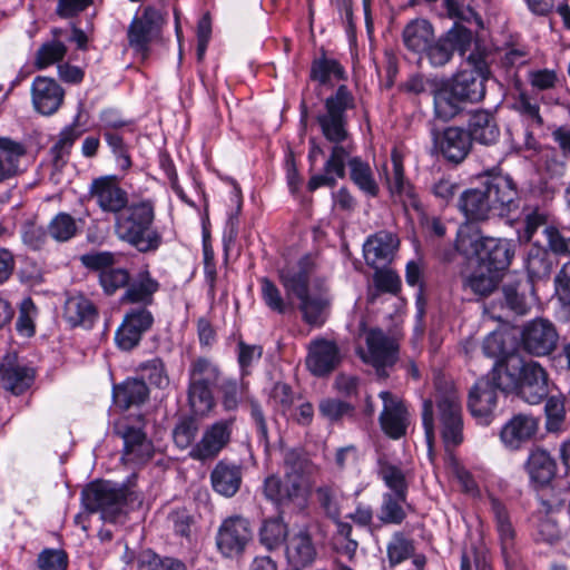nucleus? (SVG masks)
<instances>
[{"label": "nucleus", "mask_w": 570, "mask_h": 570, "mask_svg": "<svg viewBox=\"0 0 570 570\" xmlns=\"http://www.w3.org/2000/svg\"><path fill=\"white\" fill-rule=\"evenodd\" d=\"M415 548L412 540L407 539L402 532L393 534L387 544V559L391 567H395L409 558H414Z\"/></svg>", "instance_id": "nucleus-54"}, {"label": "nucleus", "mask_w": 570, "mask_h": 570, "mask_svg": "<svg viewBox=\"0 0 570 570\" xmlns=\"http://www.w3.org/2000/svg\"><path fill=\"white\" fill-rule=\"evenodd\" d=\"M514 394L532 405L541 403L548 396V374L538 362L528 361Z\"/></svg>", "instance_id": "nucleus-23"}, {"label": "nucleus", "mask_w": 570, "mask_h": 570, "mask_svg": "<svg viewBox=\"0 0 570 570\" xmlns=\"http://www.w3.org/2000/svg\"><path fill=\"white\" fill-rule=\"evenodd\" d=\"M161 14L153 7H146L140 17H135L127 31L128 42L136 51L145 53L158 33Z\"/></svg>", "instance_id": "nucleus-22"}, {"label": "nucleus", "mask_w": 570, "mask_h": 570, "mask_svg": "<svg viewBox=\"0 0 570 570\" xmlns=\"http://www.w3.org/2000/svg\"><path fill=\"white\" fill-rule=\"evenodd\" d=\"M311 487V483H298L285 475L284 479L269 475L264 481L263 491L266 499L275 503L278 509L302 510L306 507Z\"/></svg>", "instance_id": "nucleus-7"}, {"label": "nucleus", "mask_w": 570, "mask_h": 570, "mask_svg": "<svg viewBox=\"0 0 570 570\" xmlns=\"http://www.w3.org/2000/svg\"><path fill=\"white\" fill-rule=\"evenodd\" d=\"M466 132L472 144L493 147L499 144L501 130L495 115L487 109L472 110L466 121Z\"/></svg>", "instance_id": "nucleus-20"}, {"label": "nucleus", "mask_w": 570, "mask_h": 570, "mask_svg": "<svg viewBox=\"0 0 570 570\" xmlns=\"http://www.w3.org/2000/svg\"><path fill=\"white\" fill-rule=\"evenodd\" d=\"M130 274L125 268L110 267L99 272V283L108 295L115 294L119 288H126Z\"/></svg>", "instance_id": "nucleus-60"}, {"label": "nucleus", "mask_w": 570, "mask_h": 570, "mask_svg": "<svg viewBox=\"0 0 570 570\" xmlns=\"http://www.w3.org/2000/svg\"><path fill=\"white\" fill-rule=\"evenodd\" d=\"M26 150L19 142L0 137V181L16 176Z\"/></svg>", "instance_id": "nucleus-46"}, {"label": "nucleus", "mask_w": 570, "mask_h": 570, "mask_svg": "<svg viewBox=\"0 0 570 570\" xmlns=\"http://www.w3.org/2000/svg\"><path fill=\"white\" fill-rule=\"evenodd\" d=\"M514 256V245L502 238L488 237L479 259L481 268L500 274L507 269Z\"/></svg>", "instance_id": "nucleus-31"}, {"label": "nucleus", "mask_w": 570, "mask_h": 570, "mask_svg": "<svg viewBox=\"0 0 570 570\" xmlns=\"http://www.w3.org/2000/svg\"><path fill=\"white\" fill-rule=\"evenodd\" d=\"M484 269L479 266V269L469 275L463 282L465 289H470L480 297H487L492 294L500 282V274Z\"/></svg>", "instance_id": "nucleus-49"}, {"label": "nucleus", "mask_w": 570, "mask_h": 570, "mask_svg": "<svg viewBox=\"0 0 570 570\" xmlns=\"http://www.w3.org/2000/svg\"><path fill=\"white\" fill-rule=\"evenodd\" d=\"M286 534L287 527L279 517L265 520L259 531L261 542L269 550L278 547Z\"/></svg>", "instance_id": "nucleus-57"}, {"label": "nucleus", "mask_w": 570, "mask_h": 570, "mask_svg": "<svg viewBox=\"0 0 570 570\" xmlns=\"http://www.w3.org/2000/svg\"><path fill=\"white\" fill-rule=\"evenodd\" d=\"M391 169L383 167L385 183L394 202H401L404 207L420 208V200L413 185L405 178L402 155L393 149L391 154Z\"/></svg>", "instance_id": "nucleus-17"}, {"label": "nucleus", "mask_w": 570, "mask_h": 570, "mask_svg": "<svg viewBox=\"0 0 570 570\" xmlns=\"http://www.w3.org/2000/svg\"><path fill=\"white\" fill-rule=\"evenodd\" d=\"M494 215L508 216L519 207L518 189L508 175L492 174L482 183Z\"/></svg>", "instance_id": "nucleus-14"}, {"label": "nucleus", "mask_w": 570, "mask_h": 570, "mask_svg": "<svg viewBox=\"0 0 570 570\" xmlns=\"http://www.w3.org/2000/svg\"><path fill=\"white\" fill-rule=\"evenodd\" d=\"M235 417L219 420L209 425L202 439L191 448L189 456L197 461L213 460L230 442Z\"/></svg>", "instance_id": "nucleus-13"}, {"label": "nucleus", "mask_w": 570, "mask_h": 570, "mask_svg": "<svg viewBox=\"0 0 570 570\" xmlns=\"http://www.w3.org/2000/svg\"><path fill=\"white\" fill-rule=\"evenodd\" d=\"M159 288V282L151 276L150 272L147 268L141 269L132 278L129 277L120 302L148 308L154 304L155 294Z\"/></svg>", "instance_id": "nucleus-26"}, {"label": "nucleus", "mask_w": 570, "mask_h": 570, "mask_svg": "<svg viewBox=\"0 0 570 570\" xmlns=\"http://www.w3.org/2000/svg\"><path fill=\"white\" fill-rule=\"evenodd\" d=\"M0 380L6 390L20 395L31 386L35 371L27 365L7 361L0 364Z\"/></svg>", "instance_id": "nucleus-35"}, {"label": "nucleus", "mask_w": 570, "mask_h": 570, "mask_svg": "<svg viewBox=\"0 0 570 570\" xmlns=\"http://www.w3.org/2000/svg\"><path fill=\"white\" fill-rule=\"evenodd\" d=\"M407 494L383 493L377 518L383 524H401L407 513Z\"/></svg>", "instance_id": "nucleus-47"}, {"label": "nucleus", "mask_w": 570, "mask_h": 570, "mask_svg": "<svg viewBox=\"0 0 570 570\" xmlns=\"http://www.w3.org/2000/svg\"><path fill=\"white\" fill-rule=\"evenodd\" d=\"M330 306V298L325 292L317 294H307L299 298V311L303 320L313 326H322L326 318V312Z\"/></svg>", "instance_id": "nucleus-45"}, {"label": "nucleus", "mask_w": 570, "mask_h": 570, "mask_svg": "<svg viewBox=\"0 0 570 570\" xmlns=\"http://www.w3.org/2000/svg\"><path fill=\"white\" fill-rule=\"evenodd\" d=\"M491 511L494 517L497 532L504 558H509L515 544V530L505 505L498 499L490 498Z\"/></svg>", "instance_id": "nucleus-37"}, {"label": "nucleus", "mask_w": 570, "mask_h": 570, "mask_svg": "<svg viewBox=\"0 0 570 570\" xmlns=\"http://www.w3.org/2000/svg\"><path fill=\"white\" fill-rule=\"evenodd\" d=\"M138 495L126 487L111 482L91 483L82 491V503L89 512H100L107 522H116Z\"/></svg>", "instance_id": "nucleus-5"}, {"label": "nucleus", "mask_w": 570, "mask_h": 570, "mask_svg": "<svg viewBox=\"0 0 570 570\" xmlns=\"http://www.w3.org/2000/svg\"><path fill=\"white\" fill-rule=\"evenodd\" d=\"M315 465L307 454L299 450H289L284 456V475L298 483H311Z\"/></svg>", "instance_id": "nucleus-41"}, {"label": "nucleus", "mask_w": 570, "mask_h": 570, "mask_svg": "<svg viewBox=\"0 0 570 570\" xmlns=\"http://www.w3.org/2000/svg\"><path fill=\"white\" fill-rule=\"evenodd\" d=\"M154 324V315L146 307H130L124 315L122 322L115 334L117 346L122 351L135 348L142 335Z\"/></svg>", "instance_id": "nucleus-12"}, {"label": "nucleus", "mask_w": 570, "mask_h": 570, "mask_svg": "<svg viewBox=\"0 0 570 570\" xmlns=\"http://www.w3.org/2000/svg\"><path fill=\"white\" fill-rule=\"evenodd\" d=\"M527 470L530 479L538 484H548L556 474V462L542 449H535L530 453L527 462Z\"/></svg>", "instance_id": "nucleus-42"}, {"label": "nucleus", "mask_w": 570, "mask_h": 570, "mask_svg": "<svg viewBox=\"0 0 570 570\" xmlns=\"http://www.w3.org/2000/svg\"><path fill=\"white\" fill-rule=\"evenodd\" d=\"M351 155L348 147H332L330 157L324 164V173L313 175L307 184L309 191H314L322 186L334 187L336 178L345 177L346 159Z\"/></svg>", "instance_id": "nucleus-29"}, {"label": "nucleus", "mask_w": 570, "mask_h": 570, "mask_svg": "<svg viewBox=\"0 0 570 570\" xmlns=\"http://www.w3.org/2000/svg\"><path fill=\"white\" fill-rule=\"evenodd\" d=\"M35 109L45 116L53 115L63 101V89L52 78L38 76L31 87Z\"/></svg>", "instance_id": "nucleus-27"}, {"label": "nucleus", "mask_w": 570, "mask_h": 570, "mask_svg": "<svg viewBox=\"0 0 570 570\" xmlns=\"http://www.w3.org/2000/svg\"><path fill=\"white\" fill-rule=\"evenodd\" d=\"M528 361L518 353L508 354L494 362L491 371L485 375L503 393H514Z\"/></svg>", "instance_id": "nucleus-21"}, {"label": "nucleus", "mask_w": 570, "mask_h": 570, "mask_svg": "<svg viewBox=\"0 0 570 570\" xmlns=\"http://www.w3.org/2000/svg\"><path fill=\"white\" fill-rule=\"evenodd\" d=\"M543 234L548 248L554 255L568 257L570 254V230H560L554 226H546Z\"/></svg>", "instance_id": "nucleus-63"}, {"label": "nucleus", "mask_w": 570, "mask_h": 570, "mask_svg": "<svg viewBox=\"0 0 570 570\" xmlns=\"http://www.w3.org/2000/svg\"><path fill=\"white\" fill-rule=\"evenodd\" d=\"M316 557V549L312 538L306 530L289 537L286 543V558L295 567H306Z\"/></svg>", "instance_id": "nucleus-39"}, {"label": "nucleus", "mask_w": 570, "mask_h": 570, "mask_svg": "<svg viewBox=\"0 0 570 570\" xmlns=\"http://www.w3.org/2000/svg\"><path fill=\"white\" fill-rule=\"evenodd\" d=\"M367 353L363 360L374 366L380 376H385V368L396 361L394 342L380 330H371L366 335Z\"/></svg>", "instance_id": "nucleus-24"}, {"label": "nucleus", "mask_w": 570, "mask_h": 570, "mask_svg": "<svg viewBox=\"0 0 570 570\" xmlns=\"http://www.w3.org/2000/svg\"><path fill=\"white\" fill-rule=\"evenodd\" d=\"M344 68L337 60L328 59L324 56L314 60L311 67V78L321 85H326L332 76L337 79H344Z\"/></svg>", "instance_id": "nucleus-56"}, {"label": "nucleus", "mask_w": 570, "mask_h": 570, "mask_svg": "<svg viewBox=\"0 0 570 570\" xmlns=\"http://www.w3.org/2000/svg\"><path fill=\"white\" fill-rule=\"evenodd\" d=\"M383 410L379 421L382 431L391 439L399 440L406 434L410 425V413L405 403L389 391L379 394Z\"/></svg>", "instance_id": "nucleus-15"}, {"label": "nucleus", "mask_w": 570, "mask_h": 570, "mask_svg": "<svg viewBox=\"0 0 570 570\" xmlns=\"http://www.w3.org/2000/svg\"><path fill=\"white\" fill-rule=\"evenodd\" d=\"M458 206L469 220H484L491 214H494L489 202V195H487L482 185L463 191L459 198Z\"/></svg>", "instance_id": "nucleus-33"}, {"label": "nucleus", "mask_w": 570, "mask_h": 570, "mask_svg": "<svg viewBox=\"0 0 570 570\" xmlns=\"http://www.w3.org/2000/svg\"><path fill=\"white\" fill-rule=\"evenodd\" d=\"M311 262L308 257L302 258L296 267L282 268L278 272L279 281L287 295H295L298 299L305 297L308 292Z\"/></svg>", "instance_id": "nucleus-34"}, {"label": "nucleus", "mask_w": 570, "mask_h": 570, "mask_svg": "<svg viewBox=\"0 0 570 570\" xmlns=\"http://www.w3.org/2000/svg\"><path fill=\"white\" fill-rule=\"evenodd\" d=\"M531 288L532 285L527 281L504 284L502 292L505 306L517 315H525L531 306L527 292Z\"/></svg>", "instance_id": "nucleus-48"}, {"label": "nucleus", "mask_w": 570, "mask_h": 570, "mask_svg": "<svg viewBox=\"0 0 570 570\" xmlns=\"http://www.w3.org/2000/svg\"><path fill=\"white\" fill-rule=\"evenodd\" d=\"M154 220L155 205L151 200L132 203L116 216L115 234L139 253H155L163 244V236L154 227Z\"/></svg>", "instance_id": "nucleus-2"}, {"label": "nucleus", "mask_w": 570, "mask_h": 570, "mask_svg": "<svg viewBox=\"0 0 570 570\" xmlns=\"http://www.w3.org/2000/svg\"><path fill=\"white\" fill-rule=\"evenodd\" d=\"M481 230L473 225H465L459 228L455 239V250L466 258L481 257L485 240Z\"/></svg>", "instance_id": "nucleus-43"}, {"label": "nucleus", "mask_w": 570, "mask_h": 570, "mask_svg": "<svg viewBox=\"0 0 570 570\" xmlns=\"http://www.w3.org/2000/svg\"><path fill=\"white\" fill-rule=\"evenodd\" d=\"M243 468L226 460H220L210 472L213 490L222 497L233 498L240 489Z\"/></svg>", "instance_id": "nucleus-28"}, {"label": "nucleus", "mask_w": 570, "mask_h": 570, "mask_svg": "<svg viewBox=\"0 0 570 570\" xmlns=\"http://www.w3.org/2000/svg\"><path fill=\"white\" fill-rule=\"evenodd\" d=\"M148 396L149 390L144 380L128 379L114 386L115 404L122 410L142 404Z\"/></svg>", "instance_id": "nucleus-40"}, {"label": "nucleus", "mask_w": 570, "mask_h": 570, "mask_svg": "<svg viewBox=\"0 0 570 570\" xmlns=\"http://www.w3.org/2000/svg\"><path fill=\"white\" fill-rule=\"evenodd\" d=\"M88 194L101 212L118 216L129 206L128 193L120 187L117 176L109 175L95 178Z\"/></svg>", "instance_id": "nucleus-10"}, {"label": "nucleus", "mask_w": 570, "mask_h": 570, "mask_svg": "<svg viewBox=\"0 0 570 570\" xmlns=\"http://www.w3.org/2000/svg\"><path fill=\"white\" fill-rule=\"evenodd\" d=\"M399 246V239L390 232L381 230L367 238L363 246L367 265L379 268L391 262Z\"/></svg>", "instance_id": "nucleus-30"}, {"label": "nucleus", "mask_w": 570, "mask_h": 570, "mask_svg": "<svg viewBox=\"0 0 570 570\" xmlns=\"http://www.w3.org/2000/svg\"><path fill=\"white\" fill-rule=\"evenodd\" d=\"M559 341L554 324L542 317L527 323L521 332L522 348L534 356H546L552 353Z\"/></svg>", "instance_id": "nucleus-9"}, {"label": "nucleus", "mask_w": 570, "mask_h": 570, "mask_svg": "<svg viewBox=\"0 0 570 570\" xmlns=\"http://www.w3.org/2000/svg\"><path fill=\"white\" fill-rule=\"evenodd\" d=\"M249 521L240 515H233L223 521L217 535L216 544L225 557L233 558L240 554L252 540Z\"/></svg>", "instance_id": "nucleus-11"}, {"label": "nucleus", "mask_w": 570, "mask_h": 570, "mask_svg": "<svg viewBox=\"0 0 570 570\" xmlns=\"http://www.w3.org/2000/svg\"><path fill=\"white\" fill-rule=\"evenodd\" d=\"M524 266L531 281L548 276L552 262L548 252L541 246H532L524 258Z\"/></svg>", "instance_id": "nucleus-50"}, {"label": "nucleus", "mask_w": 570, "mask_h": 570, "mask_svg": "<svg viewBox=\"0 0 570 570\" xmlns=\"http://www.w3.org/2000/svg\"><path fill=\"white\" fill-rule=\"evenodd\" d=\"M434 145L450 163H462L472 148V141L465 129L450 126L434 135Z\"/></svg>", "instance_id": "nucleus-25"}, {"label": "nucleus", "mask_w": 570, "mask_h": 570, "mask_svg": "<svg viewBox=\"0 0 570 570\" xmlns=\"http://www.w3.org/2000/svg\"><path fill=\"white\" fill-rule=\"evenodd\" d=\"M538 431V421L530 415L518 414L507 422L500 433L503 444L512 450L531 440Z\"/></svg>", "instance_id": "nucleus-32"}, {"label": "nucleus", "mask_w": 570, "mask_h": 570, "mask_svg": "<svg viewBox=\"0 0 570 570\" xmlns=\"http://www.w3.org/2000/svg\"><path fill=\"white\" fill-rule=\"evenodd\" d=\"M102 135L116 158L118 168L126 173L131 167L132 163L124 138L111 129H105Z\"/></svg>", "instance_id": "nucleus-58"}, {"label": "nucleus", "mask_w": 570, "mask_h": 570, "mask_svg": "<svg viewBox=\"0 0 570 570\" xmlns=\"http://www.w3.org/2000/svg\"><path fill=\"white\" fill-rule=\"evenodd\" d=\"M222 371L208 357L194 358L188 367L187 399L193 412L207 415L216 405L214 389L220 383Z\"/></svg>", "instance_id": "nucleus-3"}, {"label": "nucleus", "mask_w": 570, "mask_h": 570, "mask_svg": "<svg viewBox=\"0 0 570 570\" xmlns=\"http://www.w3.org/2000/svg\"><path fill=\"white\" fill-rule=\"evenodd\" d=\"M66 52V46L59 40H52L43 43L37 51L36 66L38 69H43L62 60Z\"/></svg>", "instance_id": "nucleus-64"}, {"label": "nucleus", "mask_w": 570, "mask_h": 570, "mask_svg": "<svg viewBox=\"0 0 570 570\" xmlns=\"http://www.w3.org/2000/svg\"><path fill=\"white\" fill-rule=\"evenodd\" d=\"M341 361V350L335 341L316 338L309 343L306 366L315 376L332 373Z\"/></svg>", "instance_id": "nucleus-19"}, {"label": "nucleus", "mask_w": 570, "mask_h": 570, "mask_svg": "<svg viewBox=\"0 0 570 570\" xmlns=\"http://www.w3.org/2000/svg\"><path fill=\"white\" fill-rule=\"evenodd\" d=\"M346 165L350 168L351 180L366 195L376 197L380 188L368 163L360 157H352L350 155L346 159Z\"/></svg>", "instance_id": "nucleus-44"}, {"label": "nucleus", "mask_w": 570, "mask_h": 570, "mask_svg": "<svg viewBox=\"0 0 570 570\" xmlns=\"http://www.w3.org/2000/svg\"><path fill=\"white\" fill-rule=\"evenodd\" d=\"M81 135L82 130L79 129L77 120L73 124L65 127L60 131L57 141L50 149L56 166L66 163V159L70 154L71 147Z\"/></svg>", "instance_id": "nucleus-51"}, {"label": "nucleus", "mask_w": 570, "mask_h": 570, "mask_svg": "<svg viewBox=\"0 0 570 570\" xmlns=\"http://www.w3.org/2000/svg\"><path fill=\"white\" fill-rule=\"evenodd\" d=\"M471 69L459 70L452 77L442 79L441 91L435 98V117L449 121L458 116L464 104L480 102L485 96V81L490 69L485 57L471 53L468 57Z\"/></svg>", "instance_id": "nucleus-1"}, {"label": "nucleus", "mask_w": 570, "mask_h": 570, "mask_svg": "<svg viewBox=\"0 0 570 570\" xmlns=\"http://www.w3.org/2000/svg\"><path fill=\"white\" fill-rule=\"evenodd\" d=\"M472 41V31L462 24H455L436 41L430 42L424 52L433 67H443L452 59L455 51L464 56Z\"/></svg>", "instance_id": "nucleus-8"}, {"label": "nucleus", "mask_w": 570, "mask_h": 570, "mask_svg": "<svg viewBox=\"0 0 570 570\" xmlns=\"http://www.w3.org/2000/svg\"><path fill=\"white\" fill-rule=\"evenodd\" d=\"M261 295L265 305L273 312L284 314L287 311V303L285 302L279 288L269 278L263 277L259 279Z\"/></svg>", "instance_id": "nucleus-62"}, {"label": "nucleus", "mask_w": 570, "mask_h": 570, "mask_svg": "<svg viewBox=\"0 0 570 570\" xmlns=\"http://www.w3.org/2000/svg\"><path fill=\"white\" fill-rule=\"evenodd\" d=\"M402 40L410 51L424 52L429 43L434 40L433 27L425 19L411 20L403 29Z\"/></svg>", "instance_id": "nucleus-38"}, {"label": "nucleus", "mask_w": 570, "mask_h": 570, "mask_svg": "<svg viewBox=\"0 0 570 570\" xmlns=\"http://www.w3.org/2000/svg\"><path fill=\"white\" fill-rule=\"evenodd\" d=\"M142 380L146 379L150 384L158 389H165L169 385V376L161 358L155 357L139 365Z\"/></svg>", "instance_id": "nucleus-59"}, {"label": "nucleus", "mask_w": 570, "mask_h": 570, "mask_svg": "<svg viewBox=\"0 0 570 570\" xmlns=\"http://www.w3.org/2000/svg\"><path fill=\"white\" fill-rule=\"evenodd\" d=\"M63 316L71 326L90 327L97 320L98 313L89 298L78 294L67 298Z\"/></svg>", "instance_id": "nucleus-36"}, {"label": "nucleus", "mask_w": 570, "mask_h": 570, "mask_svg": "<svg viewBox=\"0 0 570 570\" xmlns=\"http://www.w3.org/2000/svg\"><path fill=\"white\" fill-rule=\"evenodd\" d=\"M114 433L122 439L125 455L137 463L149 460L154 453L153 443L140 428L132 426L128 417H121L114 424Z\"/></svg>", "instance_id": "nucleus-18"}, {"label": "nucleus", "mask_w": 570, "mask_h": 570, "mask_svg": "<svg viewBox=\"0 0 570 570\" xmlns=\"http://www.w3.org/2000/svg\"><path fill=\"white\" fill-rule=\"evenodd\" d=\"M225 411H236L247 394V384L236 379H225L218 384Z\"/></svg>", "instance_id": "nucleus-52"}, {"label": "nucleus", "mask_w": 570, "mask_h": 570, "mask_svg": "<svg viewBox=\"0 0 570 570\" xmlns=\"http://www.w3.org/2000/svg\"><path fill=\"white\" fill-rule=\"evenodd\" d=\"M441 439L446 451L459 446L463 440L462 406L455 391L443 393L436 399Z\"/></svg>", "instance_id": "nucleus-6"}, {"label": "nucleus", "mask_w": 570, "mask_h": 570, "mask_svg": "<svg viewBox=\"0 0 570 570\" xmlns=\"http://www.w3.org/2000/svg\"><path fill=\"white\" fill-rule=\"evenodd\" d=\"M77 232L76 219L68 213L57 214L48 224V234L57 242H67L76 236Z\"/></svg>", "instance_id": "nucleus-55"}, {"label": "nucleus", "mask_w": 570, "mask_h": 570, "mask_svg": "<svg viewBox=\"0 0 570 570\" xmlns=\"http://www.w3.org/2000/svg\"><path fill=\"white\" fill-rule=\"evenodd\" d=\"M498 391H500L485 375L480 377L469 392L468 407L471 415L483 425H488L494 417L498 405Z\"/></svg>", "instance_id": "nucleus-16"}, {"label": "nucleus", "mask_w": 570, "mask_h": 570, "mask_svg": "<svg viewBox=\"0 0 570 570\" xmlns=\"http://www.w3.org/2000/svg\"><path fill=\"white\" fill-rule=\"evenodd\" d=\"M377 473L390 490L386 493L407 494V482L403 471L399 466L385 460H380Z\"/></svg>", "instance_id": "nucleus-53"}, {"label": "nucleus", "mask_w": 570, "mask_h": 570, "mask_svg": "<svg viewBox=\"0 0 570 570\" xmlns=\"http://www.w3.org/2000/svg\"><path fill=\"white\" fill-rule=\"evenodd\" d=\"M355 99L351 90L341 85L335 94L326 98L325 111L317 116V124L321 127L323 136L333 144V147H348L351 155L354 151V145L347 142V116L346 111L353 109Z\"/></svg>", "instance_id": "nucleus-4"}, {"label": "nucleus", "mask_w": 570, "mask_h": 570, "mask_svg": "<svg viewBox=\"0 0 570 570\" xmlns=\"http://www.w3.org/2000/svg\"><path fill=\"white\" fill-rule=\"evenodd\" d=\"M320 413L331 422H338L354 415V406L337 399H324L318 405Z\"/></svg>", "instance_id": "nucleus-61"}]
</instances>
